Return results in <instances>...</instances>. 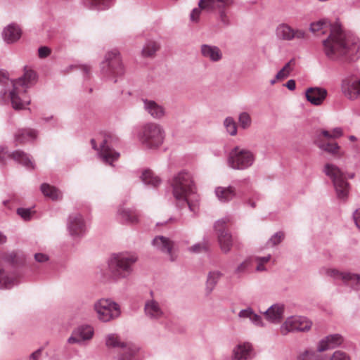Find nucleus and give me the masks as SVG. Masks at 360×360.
I'll return each mask as SVG.
<instances>
[{
	"mask_svg": "<svg viewBox=\"0 0 360 360\" xmlns=\"http://www.w3.org/2000/svg\"><path fill=\"white\" fill-rule=\"evenodd\" d=\"M311 32L319 35L330 32L327 39L323 40V51L332 61H353L359 58V40L354 35L342 30L338 22L331 24L328 19H321L310 24Z\"/></svg>",
	"mask_w": 360,
	"mask_h": 360,
	"instance_id": "obj_1",
	"label": "nucleus"
},
{
	"mask_svg": "<svg viewBox=\"0 0 360 360\" xmlns=\"http://www.w3.org/2000/svg\"><path fill=\"white\" fill-rule=\"evenodd\" d=\"M36 73L33 70H26L18 79L11 80L13 89L9 90L8 98L15 110H22L30 103V98L27 94V89L36 80Z\"/></svg>",
	"mask_w": 360,
	"mask_h": 360,
	"instance_id": "obj_2",
	"label": "nucleus"
},
{
	"mask_svg": "<svg viewBox=\"0 0 360 360\" xmlns=\"http://www.w3.org/2000/svg\"><path fill=\"white\" fill-rule=\"evenodd\" d=\"M138 261L136 254L122 252L112 255L108 261V271L115 281L127 279L134 271V266Z\"/></svg>",
	"mask_w": 360,
	"mask_h": 360,
	"instance_id": "obj_3",
	"label": "nucleus"
},
{
	"mask_svg": "<svg viewBox=\"0 0 360 360\" xmlns=\"http://www.w3.org/2000/svg\"><path fill=\"white\" fill-rule=\"evenodd\" d=\"M172 193L174 198L184 205H187L192 212H195L197 205L192 204L189 195L194 194L195 187L190 173L181 171L176 174L172 181Z\"/></svg>",
	"mask_w": 360,
	"mask_h": 360,
	"instance_id": "obj_4",
	"label": "nucleus"
},
{
	"mask_svg": "<svg viewBox=\"0 0 360 360\" xmlns=\"http://www.w3.org/2000/svg\"><path fill=\"white\" fill-rule=\"evenodd\" d=\"M165 132L163 127L157 123L149 122L141 127L137 133V139L146 149L158 148L164 142Z\"/></svg>",
	"mask_w": 360,
	"mask_h": 360,
	"instance_id": "obj_5",
	"label": "nucleus"
},
{
	"mask_svg": "<svg viewBox=\"0 0 360 360\" xmlns=\"http://www.w3.org/2000/svg\"><path fill=\"white\" fill-rule=\"evenodd\" d=\"M323 171L332 181L337 198L341 200H346L349 195L350 185L345 172L332 163L326 164Z\"/></svg>",
	"mask_w": 360,
	"mask_h": 360,
	"instance_id": "obj_6",
	"label": "nucleus"
},
{
	"mask_svg": "<svg viewBox=\"0 0 360 360\" xmlns=\"http://www.w3.org/2000/svg\"><path fill=\"white\" fill-rule=\"evenodd\" d=\"M94 310L97 319L108 323L120 317L121 308L118 303L111 299H100L94 302Z\"/></svg>",
	"mask_w": 360,
	"mask_h": 360,
	"instance_id": "obj_7",
	"label": "nucleus"
},
{
	"mask_svg": "<svg viewBox=\"0 0 360 360\" xmlns=\"http://www.w3.org/2000/svg\"><path fill=\"white\" fill-rule=\"evenodd\" d=\"M255 160V155L252 151L236 146L229 153L228 165L233 169L243 170L252 166Z\"/></svg>",
	"mask_w": 360,
	"mask_h": 360,
	"instance_id": "obj_8",
	"label": "nucleus"
},
{
	"mask_svg": "<svg viewBox=\"0 0 360 360\" xmlns=\"http://www.w3.org/2000/svg\"><path fill=\"white\" fill-rule=\"evenodd\" d=\"M101 71L105 77L112 79L124 75V69L118 51L114 50L106 53L105 60L101 64Z\"/></svg>",
	"mask_w": 360,
	"mask_h": 360,
	"instance_id": "obj_9",
	"label": "nucleus"
},
{
	"mask_svg": "<svg viewBox=\"0 0 360 360\" xmlns=\"http://www.w3.org/2000/svg\"><path fill=\"white\" fill-rule=\"evenodd\" d=\"M117 141L118 139L116 136L112 134H107L104 136V139L100 145L99 150L97 148L96 141L94 139L91 140V143L94 150H98V155L102 160L105 163L111 165L112 162L117 160L120 156V153L112 148Z\"/></svg>",
	"mask_w": 360,
	"mask_h": 360,
	"instance_id": "obj_10",
	"label": "nucleus"
},
{
	"mask_svg": "<svg viewBox=\"0 0 360 360\" xmlns=\"http://www.w3.org/2000/svg\"><path fill=\"white\" fill-rule=\"evenodd\" d=\"M312 326V322L305 316H292L288 317L280 327L281 333L286 335L290 332H307Z\"/></svg>",
	"mask_w": 360,
	"mask_h": 360,
	"instance_id": "obj_11",
	"label": "nucleus"
},
{
	"mask_svg": "<svg viewBox=\"0 0 360 360\" xmlns=\"http://www.w3.org/2000/svg\"><path fill=\"white\" fill-rule=\"evenodd\" d=\"M229 221V219L226 217L218 220L214 224V229L217 233L219 245L221 251L226 254L230 252L233 245L232 236L225 226Z\"/></svg>",
	"mask_w": 360,
	"mask_h": 360,
	"instance_id": "obj_12",
	"label": "nucleus"
},
{
	"mask_svg": "<svg viewBox=\"0 0 360 360\" xmlns=\"http://www.w3.org/2000/svg\"><path fill=\"white\" fill-rule=\"evenodd\" d=\"M67 229L74 239L83 237L86 232V226L82 215L79 213L70 214L67 221Z\"/></svg>",
	"mask_w": 360,
	"mask_h": 360,
	"instance_id": "obj_13",
	"label": "nucleus"
},
{
	"mask_svg": "<svg viewBox=\"0 0 360 360\" xmlns=\"http://www.w3.org/2000/svg\"><path fill=\"white\" fill-rule=\"evenodd\" d=\"M6 157L12 158L13 160L21 164L27 169L34 168V163L31 160L28 154L20 150L13 151L12 153H8L5 147L0 146V164H5V159Z\"/></svg>",
	"mask_w": 360,
	"mask_h": 360,
	"instance_id": "obj_14",
	"label": "nucleus"
},
{
	"mask_svg": "<svg viewBox=\"0 0 360 360\" xmlns=\"http://www.w3.org/2000/svg\"><path fill=\"white\" fill-rule=\"evenodd\" d=\"M276 35L278 39L284 41L293 39H303L306 37V32L300 29H293L288 24L281 23L276 29Z\"/></svg>",
	"mask_w": 360,
	"mask_h": 360,
	"instance_id": "obj_15",
	"label": "nucleus"
},
{
	"mask_svg": "<svg viewBox=\"0 0 360 360\" xmlns=\"http://www.w3.org/2000/svg\"><path fill=\"white\" fill-rule=\"evenodd\" d=\"M207 6L210 7V10L217 9L219 11V20L224 26L231 25L229 17L226 8L233 4L234 0H206Z\"/></svg>",
	"mask_w": 360,
	"mask_h": 360,
	"instance_id": "obj_16",
	"label": "nucleus"
},
{
	"mask_svg": "<svg viewBox=\"0 0 360 360\" xmlns=\"http://www.w3.org/2000/svg\"><path fill=\"white\" fill-rule=\"evenodd\" d=\"M328 276L335 279H340L346 284L350 285L356 290H360V275L352 274L349 272H341L335 269H328L326 271Z\"/></svg>",
	"mask_w": 360,
	"mask_h": 360,
	"instance_id": "obj_17",
	"label": "nucleus"
},
{
	"mask_svg": "<svg viewBox=\"0 0 360 360\" xmlns=\"http://www.w3.org/2000/svg\"><path fill=\"white\" fill-rule=\"evenodd\" d=\"M342 91L350 100L360 97V79L346 78L342 82Z\"/></svg>",
	"mask_w": 360,
	"mask_h": 360,
	"instance_id": "obj_18",
	"label": "nucleus"
},
{
	"mask_svg": "<svg viewBox=\"0 0 360 360\" xmlns=\"http://www.w3.org/2000/svg\"><path fill=\"white\" fill-rule=\"evenodd\" d=\"M94 333V328L91 326H82L74 330L72 335L68 339V342L70 344H80L83 341L91 340Z\"/></svg>",
	"mask_w": 360,
	"mask_h": 360,
	"instance_id": "obj_19",
	"label": "nucleus"
},
{
	"mask_svg": "<svg viewBox=\"0 0 360 360\" xmlns=\"http://www.w3.org/2000/svg\"><path fill=\"white\" fill-rule=\"evenodd\" d=\"M152 245L157 250L169 255V259L172 262L176 259V257L172 254L174 243L169 238L162 236H158L152 240Z\"/></svg>",
	"mask_w": 360,
	"mask_h": 360,
	"instance_id": "obj_20",
	"label": "nucleus"
},
{
	"mask_svg": "<svg viewBox=\"0 0 360 360\" xmlns=\"http://www.w3.org/2000/svg\"><path fill=\"white\" fill-rule=\"evenodd\" d=\"M327 90L321 87H310L307 89V100L314 105H321L327 96Z\"/></svg>",
	"mask_w": 360,
	"mask_h": 360,
	"instance_id": "obj_21",
	"label": "nucleus"
},
{
	"mask_svg": "<svg viewBox=\"0 0 360 360\" xmlns=\"http://www.w3.org/2000/svg\"><path fill=\"white\" fill-rule=\"evenodd\" d=\"M140 347L132 342H127L121 349L116 360H140Z\"/></svg>",
	"mask_w": 360,
	"mask_h": 360,
	"instance_id": "obj_22",
	"label": "nucleus"
},
{
	"mask_svg": "<svg viewBox=\"0 0 360 360\" xmlns=\"http://www.w3.org/2000/svg\"><path fill=\"white\" fill-rule=\"evenodd\" d=\"M200 53L202 57L212 63H217L223 58L221 50L215 45L202 44L200 46Z\"/></svg>",
	"mask_w": 360,
	"mask_h": 360,
	"instance_id": "obj_23",
	"label": "nucleus"
},
{
	"mask_svg": "<svg viewBox=\"0 0 360 360\" xmlns=\"http://www.w3.org/2000/svg\"><path fill=\"white\" fill-rule=\"evenodd\" d=\"M285 307L283 304L271 305L264 312L266 319L271 323H279L283 317Z\"/></svg>",
	"mask_w": 360,
	"mask_h": 360,
	"instance_id": "obj_24",
	"label": "nucleus"
},
{
	"mask_svg": "<svg viewBox=\"0 0 360 360\" xmlns=\"http://www.w3.org/2000/svg\"><path fill=\"white\" fill-rule=\"evenodd\" d=\"M144 110L154 119H162L165 115V109L153 100L142 99Z\"/></svg>",
	"mask_w": 360,
	"mask_h": 360,
	"instance_id": "obj_25",
	"label": "nucleus"
},
{
	"mask_svg": "<svg viewBox=\"0 0 360 360\" xmlns=\"http://www.w3.org/2000/svg\"><path fill=\"white\" fill-rule=\"evenodd\" d=\"M342 337L339 334L329 335L320 340L317 347V351L322 352L333 349L342 344Z\"/></svg>",
	"mask_w": 360,
	"mask_h": 360,
	"instance_id": "obj_26",
	"label": "nucleus"
},
{
	"mask_svg": "<svg viewBox=\"0 0 360 360\" xmlns=\"http://www.w3.org/2000/svg\"><path fill=\"white\" fill-rule=\"evenodd\" d=\"M144 312L146 316L150 319H159L164 316V311L160 304L153 299L146 301Z\"/></svg>",
	"mask_w": 360,
	"mask_h": 360,
	"instance_id": "obj_27",
	"label": "nucleus"
},
{
	"mask_svg": "<svg viewBox=\"0 0 360 360\" xmlns=\"http://www.w3.org/2000/svg\"><path fill=\"white\" fill-rule=\"evenodd\" d=\"M317 146L321 150L335 157L341 158L344 155V152L341 150V148L337 142L324 141L319 136Z\"/></svg>",
	"mask_w": 360,
	"mask_h": 360,
	"instance_id": "obj_28",
	"label": "nucleus"
},
{
	"mask_svg": "<svg viewBox=\"0 0 360 360\" xmlns=\"http://www.w3.org/2000/svg\"><path fill=\"white\" fill-rule=\"evenodd\" d=\"M214 193L221 202H228L236 195V188L231 186L227 187L218 186L215 188Z\"/></svg>",
	"mask_w": 360,
	"mask_h": 360,
	"instance_id": "obj_29",
	"label": "nucleus"
},
{
	"mask_svg": "<svg viewBox=\"0 0 360 360\" xmlns=\"http://www.w3.org/2000/svg\"><path fill=\"white\" fill-rule=\"evenodd\" d=\"M252 356V347L249 343L238 345L233 350V360H249Z\"/></svg>",
	"mask_w": 360,
	"mask_h": 360,
	"instance_id": "obj_30",
	"label": "nucleus"
},
{
	"mask_svg": "<svg viewBox=\"0 0 360 360\" xmlns=\"http://www.w3.org/2000/svg\"><path fill=\"white\" fill-rule=\"evenodd\" d=\"M2 36L4 40L8 43L11 44L18 41L21 36V30L15 24H10L4 28Z\"/></svg>",
	"mask_w": 360,
	"mask_h": 360,
	"instance_id": "obj_31",
	"label": "nucleus"
},
{
	"mask_svg": "<svg viewBox=\"0 0 360 360\" xmlns=\"http://www.w3.org/2000/svg\"><path fill=\"white\" fill-rule=\"evenodd\" d=\"M37 136V131L31 129H19L15 135V141L18 143H25L33 141Z\"/></svg>",
	"mask_w": 360,
	"mask_h": 360,
	"instance_id": "obj_32",
	"label": "nucleus"
},
{
	"mask_svg": "<svg viewBox=\"0 0 360 360\" xmlns=\"http://www.w3.org/2000/svg\"><path fill=\"white\" fill-rule=\"evenodd\" d=\"M18 276L15 274L8 275L0 267V288H10L18 283Z\"/></svg>",
	"mask_w": 360,
	"mask_h": 360,
	"instance_id": "obj_33",
	"label": "nucleus"
},
{
	"mask_svg": "<svg viewBox=\"0 0 360 360\" xmlns=\"http://www.w3.org/2000/svg\"><path fill=\"white\" fill-rule=\"evenodd\" d=\"M112 0H83L84 6L91 10L102 11L108 9Z\"/></svg>",
	"mask_w": 360,
	"mask_h": 360,
	"instance_id": "obj_34",
	"label": "nucleus"
},
{
	"mask_svg": "<svg viewBox=\"0 0 360 360\" xmlns=\"http://www.w3.org/2000/svg\"><path fill=\"white\" fill-rule=\"evenodd\" d=\"M252 265V259L250 257L246 258L235 268L233 271L234 275L238 278L243 276L250 272Z\"/></svg>",
	"mask_w": 360,
	"mask_h": 360,
	"instance_id": "obj_35",
	"label": "nucleus"
},
{
	"mask_svg": "<svg viewBox=\"0 0 360 360\" xmlns=\"http://www.w3.org/2000/svg\"><path fill=\"white\" fill-rule=\"evenodd\" d=\"M141 179L145 184L153 187H157L161 182L160 178L155 176L153 172L149 169H146L142 172Z\"/></svg>",
	"mask_w": 360,
	"mask_h": 360,
	"instance_id": "obj_36",
	"label": "nucleus"
},
{
	"mask_svg": "<svg viewBox=\"0 0 360 360\" xmlns=\"http://www.w3.org/2000/svg\"><path fill=\"white\" fill-rule=\"evenodd\" d=\"M222 276L223 274L218 270L210 271L206 281L207 290L210 292L212 291Z\"/></svg>",
	"mask_w": 360,
	"mask_h": 360,
	"instance_id": "obj_37",
	"label": "nucleus"
},
{
	"mask_svg": "<svg viewBox=\"0 0 360 360\" xmlns=\"http://www.w3.org/2000/svg\"><path fill=\"white\" fill-rule=\"evenodd\" d=\"M41 191L44 195L49 197L52 200H57L61 197L60 191L48 184H42Z\"/></svg>",
	"mask_w": 360,
	"mask_h": 360,
	"instance_id": "obj_38",
	"label": "nucleus"
},
{
	"mask_svg": "<svg viewBox=\"0 0 360 360\" xmlns=\"http://www.w3.org/2000/svg\"><path fill=\"white\" fill-rule=\"evenodd\" d=\"M127 342L121 341L120 337L114 333L108 334L105 338V345L110 348H120L122 349Z\"/></svg>",
	"mask_w": 360,
	"mask_h": 360,
	"instance_id": "obj_39",
	"label": "nucleus"
},
{
	"mask_svg": "<svg viewBox=\"0 0 360 360\" xmlns=\"http://www.w3.org/2000/svg\"><path fill=\"white\" fill-rule=\"evenodd\" d=\"M207 1L206 0H200L198 2V8H195L192 10L190 14V20L193 22H198L201 11L202 9L210 10V7L207 6Z\"/></svg>",
	"mask_w": 360,
	"mask_h": 360,
	"instance_id": "obj_40",
	"label": "nucleus"
},
{
	"mask_svg": "<svg viewBox=\"0 0 360 360\" xmlns=\"http://www.w3.org/2000/svg\"><path fill=\"white\" fill-rule=\"evenodd\" d=\"M160 46L158 44L153 41H149L146 43L141 51V55L143 57H153L159 49Z\"/></svg>",
	"mask_w": 360,
	"mask_h": 360,
	"instance_id": "obj_41",
	"label": "nucleus"
},
{
	"mask_svg": "<svg viewBox=\"0 0 360 360\" xmlns=\"http://www.w3.org/2000/svg\"><path fill=\"white\" fill-rule=\"evenodd\" d=\"M120 219L127 223H135L137 221V214L134 211L129 209H120L118 210Z\"/></svg>",
	"mask_w": 360,
	"mask_h": 360,
	"instance_id": "obj_42",
	"label": "nucleus"
},
{
	"mask_svg": "<svg viewBox=\"0 0 360 360\" xmlns=\"http://www.w3.org/2000/svg\"><path fill=\"white\" fill-rule=\"evenodd\" d=\"M295 63V59H291L290 61H288L283 67V68L277 72L276 79H285V78H287L290 75V72L292 71Z\"/></svg>",
	"mask_w": 360,
	"mask_h": 360,
	"instance_id": "obj_43",
	"label": "nucleus"
},
{
	"mask_svg": "<svg viewBox=\"0 0 360 360\" xmlns=\"http://www.w3.org/2000/svg\"><path fill=\"white\" fill-rule=\"evenodd\" d=\"M238 120L240 127L243 129H247L252 125V118L248 112L239 113Z\"/></svg>",
	"mask_w": 360,
	"mask_h": 360,
	"instance_id": "obj_44",
	"label": "nucleus"
},
{
	"mask_svg": "<svg viewBox=\"0 0 360 360\" xmlns=\"http://www.w3.org/2000/svg\"><path fill=\"white\" fill-rule=\"evenodd\" d=\"M4 259L12 264H18L24 261V256L16 252H11L4 255Z\"/></svg>",
	"mask_w": 360,
	"mask_h": 360,
	"instance_id": "obj_45",
	"label": "nucleus"
},
{
	"mask_svg": "<svg viewBox=\"0 0 360 360\" xmlns=\"http://www.w3.org/2000/svg\"><path fill=\"white\" fill-rule=\"evenodd\" d=\"M327 139H336L343 136V131L341 127H335L331 131L322 130L321 134Z\"/></svg>",
	"mask_w": 360,
	"mask_h": 360,
	"instance_id": "obj_46",
	"label": "nucleus"
},
{
	"mask_svg": "<svg viewBox=\"0 0 360 360\" xmlns=\"http://www.w3.org/2000/svg\"><path fill=\"white\" fill-rule=\"evenodd\" d=\"M297 360H324L321 355L318 354V351L306 350L302 353Z\"/></svg>",
	"mask_w": 360,
	"mask_h": 360,
	"instance_id": "obj_47",
	"label": "nucleus"
},
{
	"mask_svg": "<svg viewBox=\"0 0 360 360\" xmlns=\"http://www.w3.org/2000/svg\"><path fill=\"white\" fill-rule=\"evenodd\" d=\"M224 126L226 131L231 136L237 134V126L234 119L231 117H227L224 121Z\"/></svg>",
	"mask_w": 360,
	"mask_h": 360,
	"instance_id": "obj_48",
	"label": "nucleus"
},
{
	"mask_svg": "<svg viewBox=\"0 0 360 360\" xmlns=\"http://www.w3.org/2000/svg\"><path fill=\"white\" fill-rule=\"evenodd\" d=\"M271 255H267L264 257H255V260L257 262L256 271H266L267 269L266 264L269 262L271 259Z\"/></svg>",
	"mask_w": 360,
	"mask_h": 360,
	"instance_id": "obj_49",
	"label": "nucleus"
},
{
	"mask_svg": "<svg viewBox=\"0 0 360 360\" xmlns=\"http://www.w3.org/2000/svg\"><path fill=\"white\" fill-rule=\"evenodd\" d=\"M284 238V233L281 231L274 233L268 240L267 245L274 247L279 244Z\"/></svg>",
	"mask_w": 360,
	"mask_h": 360,
	"instance_id": "obj_50",
	"label": "nucleus"
},
{
	"mask_svg": "<svg viewBox=\"0 0 360 360\" xmlns=\"http://www.w3.org/2000/svg\"><path fill=\"white\" fill-rule=\"evenodd\" d=\"M329 360H351L349 355L340 350H337L330 356Z\"/></svg>",
	"mask_w": 360,
	"mask_h": 360,
	"instance_id": "obj_51",
	"label": "nucleus"
},
{
	"mask_svg": "<svg viewBox=\"0 0 360 360\" xmlns=\"http://www.w3.org/2000/svg\"><path fill=\"white\" fill-rule=\"evenodd\" d=\"M250 321L252 323H253L256 326L264 327L265 324L262 321V318L259 314H256L255 311L251 315Z\"/></svg>",
	"mask_w": 360,
	"mask_h": 360,
	"instance_id": "obj_52",
	"label": "nucleus"
},
{
	"mask_svg": "<svg viewBox=\"0 0 360 360\" xmlns=\"http://www.w3.org/2000/svg\"><path fill=\"white\" fill-rule=\"evenodd\" d=\"M17 213L20 215L24 220H30L32 216L31 209L29 208H18L17 210Z\"/></svg>",
	"mask_w": 360,
	"mask_h": 360,
	"instance_id": "obj_53",
	"label": "nucleus"
},
{
	"mask_svg": "<svg viewBox=\"0 0 360 360\" xmlns=\"http://www.w3.org/2000/svg\"><path fill=\"white\" fill-rule=\"evenodd\" d=\"M190 252L194 253H200L202 252H206L207 248L204 243H196L188 248Z\"/></svg>",
	"mask_w": 360,
	"mask_h": 360,
	"instance_id": "obj_54",
	"label": "nucleus"
},
{
	"mask_svg": "<svg viewBox=\"0 0 360 360\" xmlns=\"http://www.w3.org/2000/svg\"><path fill=\"white\" fill-rule=\"evenodd\" d=\"M254 310L251 307H247L242 309L238 313V317L242 319H248L250 320Z\"/></svg>",
	"mask_w": 360,
	"mask_h": 360,
	"instance_id": "obj_55",
	"label": "nucleus"
},
{
	"mask_svg": "<svg viewBox=\"0 0 360 360\" xmlns=\"http://www.w3.org/2000/svg\"><path fill=\"white\" fill-rule=\"evenodd\" d=\"M51 53V49L47 46H41L38 49L39 57L44 58L48 57Z\"/></svg>",
	"mask_w": 360,
	"mask_h": 360,
	"instance_id": "obj_56",
	"label": "nucleus"
},
{
	"mask_svg": "<svg viewBox=\"0 0 360 360\" xmlns=\"http://www.w3.org/2000/svg\"><path fill=\"white\" fill-rule=\"evenodd\" d=\"M34 259L37 262L43 263L49 260V257L43 253H36L34 255Z\"/></svg>",
	"mask_w": 360,
	"mask_h": 360,
	"instance_id": "obj_57",
	"label": "nucleus"
},
{
	"mask_svg": "<svg viewBox=\"0 0 360 360\" xmlns=\"http://www.w3.org/2000/svg\"><path fill=\"white\" fill-rule=\"evenodd\" d=\"M353 219L356 226L360 230V209L356 210L353 213Z\"/></svg>",
	"mask_w": 360,
	"mask_h": 360,
	"instance_id": "obj_58",
	"label": "nucleus"
},
{
	"mask_svg": "<svg viewBox=\"0 0 360 360\" xmlns=\"http://www.w3.org/2000/svg\"><path fill=\"white\" fill-rule=\"evenodd\" d=\"M41 349H38L35 352H34L32 354H31L30 356V360H38L41 354Z\"/></svg>",
	"mask_w": 360,
	"mask_h": 360,
	"instance_id": "obj_59",
	"label": "nucleus"
},
{
	"mask_svg": "<svg viewBox=\"0 0 360 360\" xmlns=\"http://www.w3.org/2000/svg\"><path fill=\"white\" fill-rule=\"evenodd\" d=\"M284 86L285 87H287L289 90L290 91H293L295 89V87H296V84H295V80L293 79H290L288 80L285 84Z\"/></svg>",
	"mask_w": 360,
	"mask_h": 360,
	"instance_id": "obj_60",
	"label": "nucleus"
},
{
	"mask_svg": "<svg viewBox=\"0 0 360 360\" xmlns=\"http://www.w3.org/2000/svg\"><path fill=\"white\" fill-rule=\"evenodd\" d=\"M82 68V71L84 72V73L86 75H88L91 72V67L89 65H83Z\"/></svg>",
	"mask_w": 360,
	"mask_h": 360,
	"instance_id": "obj_61",
	"label": "nucleus"
},
{
	"mask_svg": "<svg viewBox=\"0 0 360 360\" xmlns=\"http://www.w3.org/2000/svg\"><path fill=\"white\" fill-rule=\"evenodd\" d=\"M245 203L248 205H250L251 207L252 208H255L256 205H255V202L252 201L251 199H248L245 201Z\"/></svg>",
	"mask_w": 360,
	"mask_h": 360,
	"instance_id": "obj_62",
	"label": "nucleus"
},
{
	"mask_svg": "<svg viewBox=\"0 0 360 360\" xmlns=\"http://www.w3.org/2000/svg\"><path fill=\"white\" fill-rule=\"evenodd\" d=\"M6 237L1 232H0V244H4L6 243Z\"/></svg>",
	"mask_w": 360,
	"mask_h": 360,
	"instance_id": "obj_63",
	"label": "nucleus"
},
{
	"mask_svg": "<svg viewBox=\"0 0 360 360\" xmlns=\"http://www.w3.org/2000/svg\"><path fill=\"white\" fill-rule=\"evenodd\" d=\"M279 80H283V79H276V76H275V78H274V79H271V80L270 81V84H271V85H274V84H276V82L277 81H279Z\"/></svg>",
	"mask_w": 360,
	"mask_h": 360,
	"instance_id": "obj_64",
	"label": "nucleus"
}]
</instances>
